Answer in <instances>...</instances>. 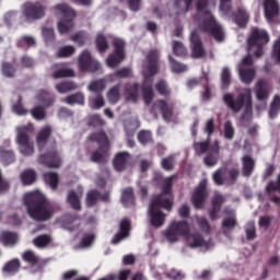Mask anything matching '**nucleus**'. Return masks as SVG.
<instances>
[{
    "mask_svg": "<svg viewBox=\"0 0 280 280\" xmlns=\"http://www.w3.org/2000/svg\"><path fill=\"white\" fill-rule=\"evenodd\" d=\"M238 75L241 82L250 84L255 80V68H253V57L247 55L238 65Z\"/></svg>",
    "mask_w": 280,
    "mask_h": 280,
    "instance_id": "obj_13",
    "label": "nucleus"
},
{
    "mask_svg": "<svg viewBox=\"0 0 280 280\" xmlns=\"http://www.w3.org/2000/svg\"><path fill=\"white\" fill-rule=\"evenodd\" d=\"M104 104V96H102V94L89 98V106L93 108V110H100V108H103Z\"/></svg>",
    "mask_w": 280,
    "mask_h": 280,
    "instance_id": "obj_40",
    "label": "nucleus"
},
{
    "mask_svg": "<svg viewBox=\"0 0 280 280\" xmlns=\"http://www.w3.org/2000/svg\"><path fill=\"white\" fill-rule=\"evenodd\" d=\"M66 104H69L70 106H73V104L84 106V94L79 92L66 97Z\"/></svg>",
    "mask_w": 280,
    "mask_h": 280,
    "instance_id": "obj_42",
    "label": "nucleus"
},
{
    "mask_svg": "<svg viewBox=\"0 0 280 280\" xmlns=\"http://www.w3.org/2000/svg\"><path fill=\"white\" fill-rule=\"evenodd\" d=\"M128 161H130V155H128V153H118L114 160L115 170H117V172H124L126 165H128Z\"/></svg>",
    "mask_w": 280,
    "mask_h": 280,
    "instance_id": "obj_29",
    "label": "nucleus"
},
{
    "mask_svg": "<svg viewBox=\"0 0 280 280\" xmlns=\"http://www.w3.org/2000/svg\"><path fill=\"white\" fill-rule=\"evenodd\" d=\"M196 10L197 16L195 18V23H198L200 30L211 34L215 40H223L224 32L209 11V0H197Z\"/></svg>",
    "mask_w": 280,
    "mask_h": 280,
    "instance_id": "obj_3",
    "label": "nucleus"
},
{
    "mask_svg": "<svg viewBox=\"0 0 280 280\" xmlns=\"http://www.w3.org/2000/svg\"><path fill=\"white\" fill-rule=\"evenodd\" d=\"M155 89L160 95H168L170 89L167 88V83L165 81L161 80L156 83Z\"/></svg>",
    "mask_w": 280,
    "mask_h": 280,
    "instance_id": "obj_56",
    "label": "nucleus"
},
{
    "mask_svg": "<svg viewBox=\"0 0 280 280\" xmlns=\"http://www.w3.org/2000/svg\"><path fill=\"white\" fill-rule=\"evenodd\" d=\"M153 110H160L165 121H172V104H168L165 101H158L153 105Z\"/></svg>",
    "mask_w": 280,
    "mask_h": 280,
    "instance_id": "obj_25",
    "label": "nucleus"
},
{
    "mask_svg": "<svg viewBox=\"0 0 280 280\" xmlns=\"http://www.w3.org/2000/svg\"><path fill=\"white\" fill-rule=\"evenodd\" d=\"M270 37L268 33L261 28H253L249 37L247 38V56L260 58L264 56V45H267Z\"/></svg>",
    "mask_w": 280,
    "mask_h": 280,
    "instance_id": "obj_7",
    "label": "nucleus"
},
{
    "mask_svg": "<svg viewBox=\"0 0 280 280\" xmlns=\"http://www.w3.org/2000/svg\"><path fill=\"white\" fill-rule=\"evenodd\" d=\"M43 37L46 43V45H49V43H52L55 36H54V28H43Z\"/></svg>",
    "mask_w": 280,
    "mask_h": 280,
    "instance_id": "obj_59",
    "label": "nucleus"
},
{
    "mask_svg": "<svg viewBox=\"0 0 280 280\" xmlns=\"http://www.w3.org/2000/svg\"><path fill=\"white\" fill-rule=\"evenodd\" d=\"M159 51L152 50L147 55V59L143 62L142 75V97L144 104H150L154 97L152 91V78L159 73Z\"/></svg>",
    "mask_w": 280,
    "mask_h": 280,
    "instance_id": "obj_5",
    "label": "nucleus"
},
{
    "mask_svg": "<svg viewBox=\"0 0 280 280\" xmlns=\"http://www.w3.org/2000/svg\"><path fill=\"white\" fill-rule=\"evenodd\" d=\"M262 8L267 21H271L279 16V2L277 0H262Z\"/></svg>",
    "mask_w": 280,
    "mask_h": 280,
    "instance_id": "obj_20",
    "label": "nucleus"
},
{
    "mask_svg": "<svg viewBox=\"0 0 280 280\" xmlns=\"http://www.w3.org/2000/svg\"><path fill=\"white\" fill-rule=\"evenodd\" d=\"M279 110H280V97L275 96V98L271 103V108L269 110L270 119H275V117H277V115H279Z\"/></svg>",
    "mask_w": 280,
    "mask_h": 280,
    "instance_id": "obj_46",
    "label": "nucleus"
},
{
    "mask_svg": "<svg viewBox=\"0 0 280 280\" xmlns=\"http://www.w3.org/2000/svg\"><path fill=\"white\" fill-rule=\"evenodd\" d=\"M49 135H51V128H49V127H44L39 131V133L37 135V138H36L37 145L39 148H43V145H45L47 143V139H48Z\"/></svg>",
    "mask_w": 280,
    "mask_h": 280,
    "instance_id": "obj_36",
    "label": "nucleus"
},
{
    "mask_svg": "<svg viewBox=\"0 0 280 280\" xmlns=\"http://www.w3.org/2000/svg\"><path fill=\"white\" fill-rule=\"evenodd\" d=\"M121 202L125 207H130L135 202V195L132 194V188H126L122 191Z\"/></svg>",
    "mask_w": 280,
    "mask_h": 280,
    "instance_id": "obj_41",
    "label": "nucleus"
},
{
    "mask_svg": "<svg viewBox=\"0 0 280 280\" xmlns=\"http://www.w3.org/2000/svg\"><path fill=\"white\" fill-rule=\"evenodd\" d=\"M242 161L244 176H250V174H253V170H255V160L248 155H245L243 156Z\"/></svg>",
    "mask_w": 280,
    "mask_h": 280,
    "instance_id": "obj_34",
    "label": "nucleus"
},
{
    "mask_svg": "<svg viewBox=\"0 0 280 280\" xmlns=\"http://www.w3.org/2000/svg\"><path fill=\"white\" fill-rule=\"evenodd\" d=\"M92 141L102 143V147L92 153L91 161L94 163H106L108 161V140L104 132L94 133L90 137Z\"/></svg>",
    "mask_w": 280,
    "mask_h": 280,
    "instance_id": "obj_10",
    "label": "nucleus"
},
{
    "mask_svg": "<svg viewBox=\"0 0 280 280\" xmlns=\"http://www.w3.org/2000/svg\"><path fill=\"white\" fill-rule=\"evenodd\" d=\"M86 38H89V36H86L84 33L80 32L74 34L71 37V40H73V43H78V45H84V43H86Z\"/></svg>",
    "mask_w": 280,
    "mask_h": 280,
    "instance_id": "obj_60",
    "label": "nucleus"
},
{
    "mask_svg": "<svg viewBox=\"0 0 280 280\" xmlns=\"http://www.w3.org/2000/svg\"><path fill=\"white\" fill-rule=\"evenodd\" d=\"M82 199V188H79L78 191H69L67 197V202L72 207V209H75L77 211H80L81 205L80 200Z\"/></svg>",
    "mask_w": 280,
    "mask_h": 280,
    "instance_id": "obj_28",
    "label": "nucleus"
},
{
    "mask_svg": "<svg viewBox=\"0 0 280 280\" xmlns=\"http://www.w3.org/2000/svg\"><path fill=\"white\" fill-rule=\"evenodd\" d=\"M168 59H170V65H171L173 73H184V71H187V66H185L178 61H174V59H172V57H168Z\"/></svg>",
    "mask_w": 280,
    "mask_h": 280,
    "instance_id": "obj_48",
    "label": "nucleus"
},
{
    "mask_svg": "<svg viewBox=\"0 0 280 280\" xmlns=\"http://www.w3.org/2000/svg\"><path fill=\"white\" fill-rule=\"evenodd\" d=\"M21 183L24 185H33L36 183V172L34 170H25L20 175Z\"/></svg>",
    "mask_w": 280,
    "mask_h": 280,
    "instance_id": "obj_32",
    "label": "nucleus"
},
{
    "mask_svg": "<svg viewBox=\"0 0 280 280\" xmlns=\"http://www.w3.org/2000/svg\"><path fill=\"white\" fill-rule=\"evenodd\" d=\"M272 56H273L276 62H280V38L276 42V44L273 46Z\"/></svg>",
    "mask_w": 280,
    "mask_h": 280,
    "instance_id": "obj_64",
    "label": "nucleus"
},
{
    "mask_svg": "<svg viewBox=\"0 0 280 280\" xmlns=\"http://www.w3.org/2000/svg\"><path fill=\"white\" fill-rule=\"evenodd\" d=\"M44 180L45 183L49 184V187H51V189H56V187H58V174L56 173L44 174Z\"/></svg>",
    "mask_w": 280,
    "mask_h": 280,
    "instance_id": "obj_45",
    "label": "nucleus"
},
{
    "mask_svg": "<svg viewBox=\"0 0 280 280\" xmlns=\"http://www.w3.org/2000/svg\"><path fill=\"white\" fill-rule=\"evenodd\" d=\"M52 69H54L52 78L55 80H59L60 78H73V75H75V72L73 71V69L67 68L62 65H55Z\"/></svg>",
    "mask_w": 280,
    "mask_h": 280,
    "instance_id": "obj_27",
    "label": "nucleus"
},
{
    "mask_svg": "<svg viewBox=\"0 0 280 280\" xmlns=\"http://www.w3.org/2000/svg\"><path fill=\"white\" fill-rule=\"evenodd\" d=\"M22 258L31 266H34L38 261V256H36V254H34L32 250L24 252L22 254Z\"/></svg>",
    "mask_w": 280,
    "mask_h": 280,
    "instance_id": "obj_49",
    "label": "nucleus"
},
{
    "mask_svg": "<svg viewBox=\"0 0 280 280\" xmlns=\"http://www.w3.org/2000/svg\"><path fill=\"white\" fill-rule=\"evenodd\" d=\"M222 202H224V197H222L220 194H217L214 196V199L212 200L214 209L210 212V217L212 220L215 219V217H213V213H215V211L218 210L220 205H222Z\"/></svg>",
    "mask_w": 280,
    "mask_h": 280,
    "instance_id": "obj_51",
    "label": "nucleus"
},
{
    "mask_svg": "<svg viewBox=\"0 0 280 280\" xmlns=\"http://www.w3.org/2000/svg\"><path fill=\"white\" fill-rule=\"evenodd\" d=\"M164 237L168 244H176L180 242V237H185L187 246L189 248H199L200 250H211L213 242L209 234H189V223L186 221L173 220L164 231Z\"/></svg>",
    "mask_w": 280,
    "mask_h": 280,
    "instance_id": "obj_1",
    "label": "nucleus"
},
{
    "mask_svg": "<svg viewBox=\"0 0 280 280\" xmlns=\"http://www.w3.org/2000/svg\"><path fill=\"white\" fill-rule=\"evenodd\" d=\"M223 226L224 229H233V226H235V217L233 211L230 212V218L223 220Z\"/></svg>",
    "mask_w": 280,
    "mask_h": 280,
    "instance_id": "obj_62",
    "label": "nucleus"
},
{
    "mask_svg": "<svg viewBox=\"0 0 280 280\" xmlns=\"http://www.w3.org/2000/svg\"><path fill=\"white\" fill-rule=\"evenodd\" d=\"M189 40L192 58H202V56H205V49L202 48V43L196 31L191 32Z\"/></svg>",
    "mask_w": 280,
    "mask_h": 280,
    "instance_id": "obj_21",
    "label": "nucleus"
},
{
    "mask_svg": "<svg viewBox=\"0 0 280 280\" xmlns=\"http://www.w3.org/2000/svg\"><path fill=\"white\" fill-rule=\"evenodd\" d=\"M129 235H130V221H128V219H124L120 222V232L113 237L112 244H119L121 240H126V237H128Z\"/></svg>",
    "mask_w": 280,
    "mask_h": 280,
    "instance_id": "obj_26",
    "label": "nucleus"
},
{
    "mask_svg": "<svg viewBox=\"0 0 280 280\" xmlns=\"http://www.w3.org/2000/svg\"><path fill=\"white\" fill-rule=\"evenodd\" d=\"M75 54V48L73 46H62L57 51L58 58H69Z\"/></svg>",
    "mask_w": 280,
    "mask_h": 280,
    "instance_id": "obj_44",
    "label": "nucleus"
},
{
    "mask_svg": "<svg viewBox=\"0 0 280 280\" xmlns=\"http://www.w3.org/2000/svg\"><path fill=\"white\" fill-rule=\"evenodd\" d=\"M117 75L118 78H128V75H130V69H121L117 72V74H109L104 79L92 81L88 85V91H91V93H102V91L106 89V85L115 82V78H117Z\"/></svg>",
    "mask_w": 280,
    "mask_h": 280,
    "instance_id": "obj_11",
    "label": "nucleus"
},
{
    "mask_svg": "<svg viewBox=\"0 0 280 280\" xmlns=\"http://www.w3.org/2000/svg\"><path fill=\"white\" fill-rule=\"evenodd\" d=\"M34 132L32 124L22 125L16 128L15 143L19 145V152L23 156H32L34 154V143L30 141V136Z\"/></svg>",
    "mask_w": 280,
    "mask_h": 280,
    "instance_id": "obj_9",
    "label": "nucleus"
},
{
    "mask_svg": "<svg viewBox=\"0 0 280 280\" xmlns=\"http://www.w3.org/2000/svg\"><path fill=\"white\" fill-rule=\"evenodd\" d=\"M218 159H220V142L214 141L209 148V153L205 158L203 163L208 167H213L218 164Z\"/></svg>",
    "mask_w": 280,
    "mask_h": 280,
    "instance_id": "obj_22",
    "label": "nucleus"
},
{
    "mask_svg": "<svg viewBox=\"0 0 280 280\" xmlns=\"http://www.w3.org/2000/svg\"><path fill=\"white\" fill-rule=\"evenodd\" d=\"M220 12L223 16L231 14V0H221Z\"/></svg>",
    "mask_w": 280,
    "mask_h": 280,
    "instance_id": "obj_58",
    "label": "nucleus"
},
{
    "mask_svg": "<svg viewBox=\"0 0 280 280\" xmlns=\"http://www.w3.org/2000/svg\"><path fill=\"white\" fill-rule=\"evenodd\" d=\"M194 0H177L175 3V12L177 14H187Z\"/></svg>",
    "mask_w": 280,
    "mask_h": 280,
    "instance_id": "obj_35",
    "label": "nucleus"
},
{
    "mask_svg": "<svg viewBox=\"0 0 280 280\" xmlns=\"http://www.w3.org/2000/svg\"><path fill=\"white\" fill-rule=\"evenodd\" d=\"M19 268H21V264L18 259H13L2 268V271L4 275H14L15 272H19Z\"/></svg>",
    "mask_w": 280,
    "mask_h": 280,
    "instance_id": "obj_37",
    "label": "nucleus"
},
{
    "mask_svg": "<svg viewBox=\"0 0 280 280\" xmlns=\"http://www.w3.org/2000/svg\"><path fill=\"white\" fill-rule=\"evenodd\" d=\"M245 233H246L247 240H255V237H256L255 222L247 223V225L245 228Z\"/></svg>",
    "mask_w": 280,
    "mask_h": 280,
    "instance_id": "obj_57",
    "label": "nucleus"
},
{
    "mask_svg": "<svg viewBox=\"0 0 280 280\" xmlns=\"http://www.w3.org/2000/svg\"><path fill=\"white\" fill-rule=\"evenodd\" d=\"M238 174L240 173L237 171H229L224 168L213 173L212 178L215 185H231V183L237 178Z\"/></svg>",
    "mask_w": 280,
    "mask_h": 280,
    "instance_id": "obj_18",
    "label": "nucleus"
},
{
    "mask_svg": "<svg viewBox=\"0 0 280 280\" xmlns=\"http://www.w3.org/2000/svg\"><path fill=\"white\" fill-rule=\"evenodd\" d=\"M0 242L3 246H14L19 242V235L10 232H3L0 235Z\"/></svg>",
    "mask_w": 280,
    "mask_h": 280,
    "instance_id": "obj_30",
    "label": "nucleus"
},
{
    "mask_svg": "<svg viewBox=\"0 0 280 280\" xmlns=\"http://www.w3.org/2000/svg\"><path fill=\"white\" fill-rule=\"evenodd\" d=\"M138 141L142 145H145V143H150V141H152V133H150V131H140L138 133Z\"/></svg>",
    "mask_w": 280,
    "mask_h": 280,
    "instance_id": "obj_52",
    "label": "nucleus"
},
{
    "mask_svg": "<svg viewBox=\"0 0 280 280\" xmlns=\"http://www.w3.org/2000/svg\"><path fill=\"white\" fill-rule=\"evenodd\" d=\"M238 27H244L248 23V13L244 9H240L234 19Z\"/></svg>",
    "mask_w": 280,
    "mask_h": 280,
    "instance_id": "obj_39",
    "label": "nucleus"
},
{
    "mask_svg": "<svg viewBox=\"0 0 280 280\" xmlns=\"http://www.w3.org/2000/svg\"><path fill=\"white\" fill-rule=\"evenodd\" d=\"M173 51L175 56H185L187 54V49L178 42H173Z\"/></svg>",
    "mask_w": 280,
    "mask_h": 280,
    "instance_id": "obj_53",
    "label": "nucleus"
},
{
    "mask_svg": "<svg viewBox=\"0 0 280 280\" xmlns=\"http://www.w3.org/2000/svg\"><path fill=\"white\" fill-rule=\"evenodd\" d=\"M55 88L58 93H69V91H75V89H78V85L71 81H66L58 83Z\"/></svg>",
    "mask_w": 280,
    "mask_h": 280,
    "instance_id": "obj_38",
    "label": "nucleus"
},
{
    "mask_svg": "<svg viewBox=\"0 0 280 280\" xmlns=\"http://www.w3.org/2000/svg\"><path fill=\"white\" fill-rule=\"evenodd\" d=\"M39 162L44 163V165H47L48 167H60L62 163L60 155L54 150L49 151L46 155H40Z\"/></svg>",
    "mask_w": 280,
    "mask_h": 280,
    "instance_id": "obj_23",
    "label": "nucleus"
},
{
    "mask_svg": "<svg viewBox=\"0 0 280 280\" xmlns=\"http://www.w3.org/2000/svg\"><path fill=\"white\" fill-rule=\"evenodd\" d=\"M35 104L36 106L31 110V115L34 119L40 120L45 119V108L51 106L54 100L46 91H40L35 97Z\"/></svg>",
    "mask_w": 280,
    "mask_h": 280,
    "instance_id": "obj_12",
    "label": "nucleus"
},
{
    "mask_svg": "<svg viewBox=\"0 0 280 280\" xmlns=\"http://www.w3.org/2000/svg\"><path fill=\"white\" fill-rule=\"evenodd\" d=\"M124 90L126 102H131V104H137L139 102V85L137 83L126 85Z\"/></svg>",
    "mask_w": 280,
    "mask_h": 280,
    "instance_id": "obj_24",
    "label": "nucleus"
},
{
    "mask_svg": "<svg viewBox=\"0 0 280 280\" xmlns=\"http://www.w3.org/2000/svg\"><path fill=\"white\" fill-rule=\"evenodd\" d=\"M172 180H174V176L163 179L162 194L153 197L149 206L148 215L150 218V224L155 229H161L165 224L166 215L160 209H166V211L172 210V202L174 201L172 191H170Z\"/></svg>",
    "mask_w": 280,
    "mask_h": 280,
    "instance_id": "obj_2",
    "label": "nucleus"
},
{
    "mask_svg": "<svg viewBox=\"0 0 280 280\" xmlns=\"http://www.w3.org/2000/svg\"><path fill=\"white\" fill-rule=\"evenodd\" d=\"M121 89V85H116L108 90L107 100L109 104H117V102H119V100L121 98V94H119Z\"/></svg>",
    "mask_w": 280,
    "mask_h": 280,
    "instance_id": "obj_33",
    "label": "nucleus"
},
{
    "mask_svg": "<svg viewBox=\"0 0 280 280\" xmlns=\"http://www.w3.org/2000/svg\"><path fill=\"white\" fill-rule=\"evenodd\" d=\"M95 241L94 234H88L82 237L81 240V248H89V246L93 245V242Z\"/></svg>",
    "mask_w": 280,
    "mask_h": 280,
    "instance_id": "obj_55",
    "label": "nucleus"
},
{
    "mask_svg": "<svg viewBox=\"0 0 280 280\" xmlns=\"http://www.w3.org/2000/svg\"><path fill=\"white\" fill-rule=\"evenodd\" d=\"M208 148H209V142L195 143V152L197 154H205Z\"/></svg>",
    "mask_w": 280,
    "mask_h": 280,
    "instance_id": "obj_63",
    "label": "nucleus"
},
{
    "mask_svg": "<svg viewBox=\"0 0 280 280\" xmlns=\"http://www.w3.org/2000/svg\"><path fill=\"white\" fill-rule=\"evenodd\" d=\"M54 14L59 19L57 23V30L59 34H69L73 30V19L75 18V11H73L67 4H57L54 8Z\"/></svg>",
    "mask_w": 280,
    "mask_h": 280,
    "instance_id": "obj_8",
    "label": "nucleus"
},
{
    "mask_svg": "<svg viewBox=\"0 0 280 280\" xmlns=\"http://www.w3.org/2000/svg\"><path fill=\"white\" fill-rule=\"evenodd\" d=\"M23 14L26 21H36L45 16V8L39 2H27L23 5Z\"/></svg>",
    "mask_w": 280,
    "mask_h": 280,
    "instance_id": "obj_16",
    "label": "nucleus"
},
{
    "mask_svg": "<svg viewBox=\"0 0 280 280\" xmlns=\"http://www.w3.org/2000/svg\"><path fill=\"white\" fill-rule=\"evenodd\" d=\"M97 200H108V192H106L104 196L100 195V192L92 190L86 196V205L88 207H93Z\"/></svg>",
    "mask_w": 280,
    "mask_h": 280,
    "instance_id": "obj_31",
    "label": "nucleus"
},
{
    "mask_svg": "<svg viewBox=\"0 0 280 280\" xmlns=\"http://www.w3.org/2000/svg\"><path fill=\"white\" fill-rule=\"evenodd\" d=\"M60 226H62V229H67L68 231H71V224H73V222H75V218L72 217L71 214H66L63 217H61L58 221H57Z\"/></svg>",
    "mask_w": 280,
    "mask_h": 280,
    "instance_id": "obj_43",
    "label": "nucleus"
},
{
    "mask_svg": "<svg viewBox=\"0 0 280 280\" xmlns=\"http://www.w3.org/2000/svg\"><path fill=\"white\" fill-rule=\"evenodd\" d=\"M78 67L84 73H94V71H98L101 65L91 56V52L84 50L79 56Z\"/></svg>",
    "mask_w": 280,
    "mask_h": 280,
    "instance_id": "obj_14",
    "label": "nucleus"
},
{
    "mask_svg": "<svg viewBox=\"0 0 280 280\" xmlns=\"http://www.w3.org/2000/svg\"><path fill=\"white\" fill-rule=\"evenodd\" d=\"M270 83L266 80H260L256 83L255 95L258 102H260V107L257 106V110H265L266 100H268V95H270Z\"/></svg>",
    "mask_w": 280,
    "mask_h": 280,
    "instance_id": "obj_17",
    "label": "nucleus"
},
{
    "mask_svg": "<svg viewBox=\"0 0 280 280\" xmlns=\"http://www.w3.org/2000/svg\"><path fill=\"white\" fill-rule=\"evenodd\" d=\"M0 156L5 165L14 163V153L12 151H1Z\"/></svg>",
    "mask_w": 280,
    "mask_h": 280,
    "instance_id": "obj_54",
    "label": "nucleus"
},
{
    "mask_svg": "<svg viewBox=\"0 0 280 280\" xmlns=\"http://www.w3.org/2000/svg\"><path fill=\"white\" fill-rule=\"evenodd\" d=\"M207 179H203L200 182L198 187L196 188L195 192L192 194V205L197 209H200L202 207V202L207 199Z\"/></svg>",
    "mask_w": 280,
    "mask_h": 280,
    "instance_id": "obj_19",
    "label": "nucleus"
},
{
    "mask_svg": "<svg viewBox=\"0 0 280 280\" xmlns=\"http://www.w3.org/2000/svg\"><path fill=\"white\" fill-rule=\"evenodd\" d=\"M24 205L32 220H49L54 215L51 206L45 202V195L39 190L25 194Z\"/></svg>",
    "mask_w": 280,
    "mask_h": 280,
    "instance_id": "obj_4",
    "label": "nucleus"
},
{
    "mask_svg": "<svg viewBox=\"0 0 280 280\" xmlns=\"http://www.w3.org/2000/svg\"><path fill=\"white\" fill-rule=\"evenodd\" d=\"M12 110H13V113H15V115H27V109H25V107H23V105L21 104V101H18L12 106Z\"/></svg>",
    "mask_w": 280,
    "mask_h": 280,
    "instance_id": "obj_61",
    "label": "nucleus"
},
{
    "mask_svg": "<svg viewBox=\"0 0 280 280\" xmlns=\"http://www.w3.org/2000/svg\"><path fill=\"white\" fill-rule=\"evenodd\" d=\"M124 47H125L124 39H121V38L114 39L115 50H114V54L110 55L106 59L107 67L113 69V68L117 67V65H119V62H121V60H124V58H126V55H124Z\"/></svg>",
    "mask_w": 280,
    "mask_h": 280,
    "instance_id": "obj_15",
    "label": "nucleus"
},
{
    "mask_svg": "<svg viewBox=\"0 0 280 280\" xmlns=\"http://www.w3.org/2000/svg\"><path fill=\"white\" fill-rule=\"evenodd\" d=\"M49 242H51V238L48 235H40L33 240V244L37 248H45V246L49 245Z\"/></svg>",
    "mask_w": 280,
    "mask_h": 280,
    "instance_id": "obj_47",
    "label": "nucleus"
},
{
    "mask_svg": "<svg viewBox=\"0 0 280 280\" xmlns=\"http://www.w3.org/2000/svg\"><path fill=\"white\" fill-rule=\"evenodd\" d=\"M96 49H98V51H106L108 49V43L106 42L105 36L97 35V37H96Z\"/></svg>",
    "mask_w": 280,
    "mask_h": 280,
    "instance_id": "obj_50",
    "label": "nucleus"
},
{
    "mask_svg": "<svg viewBox=\"0 0 280 280\" xmlns=\"http://www.w3.org/2000/svg\"><path fill=\"white\" fill-rule=\"evenodd\" d=\"M223 100L232 113H240L243 108L245 112L243 119L253 117V91L250 89H244L236 100L233 94H225Z\"/></svg>",
    "mask_w": 280,
    "mask_h": 280,
    "instance_id": "obj_6",
    "label": "nucleus"
}]
</instances>
